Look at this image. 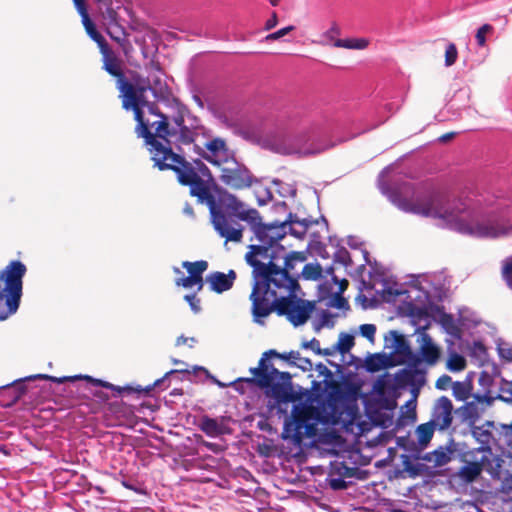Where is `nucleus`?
<instances>
[{"mask_svg": "<svg viewBox=\"0 0 512 512\" xmlns=\"http://www.w3.org/2000/svg\"><path fill=\"white\" fill-rule=\"evenodd\" d=\"M221 202L225 209L223 214L226 218L228 234H219V236L226 242L239 243L242 241L245 228L240 221H243L250 226L259 241V244L250 245L249 251H252V247L269 248L267 254H276L279 252V248H284L278 242L286 235V223H262L259 211L255 208H248L232 193H225Z\"/></svg>", "mask_w": 512, "mask_h": 512, "instance_id": "20e7f679", "label": "nucleus"}, {"mask_svg": "<svg viewBox=\"0 0 512 512\" xmlns=\"http://www.w3.org/2000/svg\"><path fill=\"white\" fill-rule=\"evenodd\" d=\"M503 434L507 438L506 443L512 446V423L509 425H503Z\"/></svg>", "mask_w": 512, "mask_h": 512, "instance_id": "bf43d9fd", "label": "nucleus"}, {"mask_svg": "<svg viewBox=\"0 0 512 512\" xmlns=\"http://www.w3.org/2000/svg\"><path fill=\"white\" fill-rule=\"evenodd\" d=\"M344 477L339 476H330L327 475L326 481L329 487L333 490H343L347 488V483L344 480Z\"/></svg>", "mask_w": 512, "mask_h": 512, "instance_id": "79ce46f5", "label": "nucleus"}, {"mask_svg": "<svg viewBox=\"0 0 512 512\" xmlns=\"http://www.w3.org/2000/svg\"><path fill=\"white\" fill-rule=\"evenodd\" d=\"M360 334L371 343L375 340L376 326L374 324H362L359 327Z\"/></svg>", "mask_w": 512, "mask_h": 512, "instance_id": "49530a36", "label": "nucleus"}, {"mask_svg": "<svg viewBox=\"0 0 512 512\" xmlns=\"http://www.w3.org/2000/svg\"><path fill=\"white\" fill-rule=\"evenodd\" d=\"M276 359L295 364V361L299 359V352L290 351L281 354L274 349L265 351L262 353L257 367L250 368L252 377L237 378L229 384H241L243 382L246 384H292V375L275 367L274 361Z\"/></svg>", "mask_w": 512, "mask_h": 512, "instance_id": "1a4fd4ad", "label": "nucleus"}, {"mask_svg": "<svg viewBox=\"0 0 512 512\" xmlns=\"http://www.w3.org/2000/svg\"><path fill=\"white\" fill-rule=\"evenodd\" d=\"M358 468L349 467L342 461H333L330 463L328 474L330 476H339L344 478H351L356 475Z\"/></svg>", "mask_w": 512, "mask_h": 512, "instance_id": "c756f323", "label": "nucleus"}, {"mask_svg": "<svg viewBox=\"0 0 512 512\" xmlns=\"http://www.w3.org/2000/svg\"><path fill=\"white\" fill-rule=\"evenodd\" d=\"M367 38H346L335 41L334 47L344 49L363 50L369 46Z\"/></svg>", "mask_w": 512, "mask_h": 512, "instance_id": "473e14b6", "label": "nucleus"}, {"mask_svg": "<svg viewBox=\"0 0 512 512\" xmlns=\"http://www.w3.org/2000/svg\"><path fill=\"white\" fill-rule=\"evenodd\" d=\"M423 459L432 463L433 467H441L450 461V456L443 450H435L427 453Z\"/></svg>", "mask_w": 512, "mask_h": 512, "instance_id": "c9c22d12", "label": "nucleus"}, {"mask_svg": "<svg viewBox=\"0 0 512 512\" xmlns=\"http://www.w3.org/2000/svg\"><path fill=\"white\" fill-rule=\"evenodd\" d=\"M502 277L510 289H512V258L504 261L502 268Z\"/></svg>", "mask_w": 512, "mask_h": 512, "instance_id": "a18cd8bd", "label": "nucleus"}, {"mask_svg": "<svg viewBox=\"0 0 512 512\" xmlns=\"http://www.w3.org/2000/svg\"><path fill=\"white\" fill-rule=\"evenodd\" d=\"M453 405L449 398L440 397L433 408L431 422L439 429H447L453 420L452 416Z\"/></svg>", "mask_w": 512, "mask_h": 512, "instance_id": "aec40b11", "label": "nucleus"}, {"mask_svg": "<svg viewBox=\"0 0 512 512\" xmlns=\"http://www.w3.org/2000/svg\"><path fill=\"white\" fill-rule=\"evenodd\" d=\"M453 395L457 400L466 401V409L470 416L478 415V405L485 406L491 404L493 398L488 395L475 394L472 392L474 386H451Z\"/></svg>", "mask_w": 512, "mask_h": 512, "instance_id": "dca6fc26", "label": "nucleus"}, {"mask_svg": "<svg viewBox=\"0 0 512 512\" xmlns=\"http://www.w3.org/2000/svg\"><path fill=\"white\" fill-rule=\"evenodd\" d=\"M195 343H197V340L194 337L189 338V337H185V336L181 335L176 339L177 346L188 345L189 347H193V345Z\"/></svg>", "mask_w": 512, "mask_h": 512, "instance_id": "864d4df0", "label": "nucleus"}, {"mask_svg": "<svg viewBox=\"0 0 512 512\" xmlns=\"http://www.w3.org/2000/svg\"><path fill=\"white\" fill-rule=\"evenodd\" d=\"M476 454L475 451H470L463 455L462 461L464 465L458 470L457 477L465 484L475 482L484 471L485 458L481 456L477 459L475 457Z\"/></svg>", "mask_w": 512, "mask_h": 512, "instance_id": "f3484780", "label": "nucleus"}, {"mask_svg": "<svg viewBox=\"0 0 512 512\" xmlns=\"http://www.w3.org/2000/svg\"><path fill=\"white\" fill-rule=\"evenodd\" d=\"M295 29L294 26L290 25V26H287V27H284V28H281L273 33H270L268 34L264 40L266 42H270V41H276L282 37H284L285 35L289 34L290 32H292L293 30Z\"/></svg>", "mask_w": 512, "mask_h": 512, "instance_id": "de8ad7c7", "label": "nucleus"}, {"mask_svg": "<svg viewBox=\"0 0 512 512\" xmlns=\"http://www.w3.org/2000/svg\"><path fill=\"white\" fill-rule=\"evenodd\" d=\"M219 170L220 181L231 190L249 189L258 182L247 166L238 162L235 157L228 160Z\"/></svg>", "mask_w": 512, "mask_h": 512, "instance_id": "ddd939ff", "label": "nucleus"}, {"mask_svg": "<svg viewBox=\"0 0 512 512\" xmlns=\"http://www.w3.org/2000/svg\"><path fill=\"white\" fill-rule=\"evenodd\" d=\"M200 429L210 437H216L222 434V425L213 418L203 416L199 425Z\"/></svg>", "mask_w": 512, "mask_h": 512, "instance_id": "2f4dec72", "label": "nucleus"}, {"mask_svg": "<svg viewBox=\"0 0 512 512\" xmlns=\"http://www.w3.org/2000/svg\"><path fill=\"white\" fill-rule=\"evenodd\" d=\"M474 351L484 354V353H486V348H485L484 344H482L481 342H475L474 343Z\"/></svg>", "mask_w": 512, "mask_h": 512, "instance_id": "774afa93", "label": "nucleus"}, {"mask_svg": "<svg viewBox=\"0 0 512 512\" xmlns=\"http://www.w3.org/2000/svg\"><path fill=\"white\" fill-rule=\"evenodd\" d=\"M85 31L89 35V37L97 43L99 49L108 46L107 41L105 40L103 35L97 30L95 24L87 28Z\"/></svg>", "mask_w": 512, "mask_h": 512, "instance_id": "58836bf2", "label": "nucleus"}, {"mask_svg": "<svg viewBox=\"0 0 512 512\" xmlns=\"http://www.w3.org/2000/svg\"><path fill=\"white\" fill-rule=\"evenodd\" d=\"M182 267L188 272V276L176 279L175 284L184 288L197 286V290L201 291L204 286L203 273L208 268V262L199 260L195 262L184 261Z\"/></svg>", "mask_w": 512, "mask_h": 512, "instance_id": "a211bd4d", "label": "nucleus"}, {"mask_svg": "<svg viewBox=\"0 0 512 512\" xmlns=\"http://www.w3.org/2000/svg\"><path fill=\"white\" fill-rule=\"evenodd\" d=\"M353 346L354 337L352 335L343 333L339 336L336 348L341 354L349 352Z\"/></svg>", "mask_w": 512, "mask_h": 512, "instance_id": "4c0bfd02", "label": "nucleus"}, {"mask_svg": "<svg viewBox=\"0 0 512 512\" xmlns=\"http://www.w3.org/2000/svg\"><path fill=\"white\" fill-rule=\"evenodd\" d=\"M80 16L85 30L94 24L89 17L88 11H85L84 14H80Z\"/></svg>", "mask_w": 512, "mask_h": 512, "instance_id": "e2e57ef3", "label": "nucleus"}, {"mask_svg": "<svg viewBox=\"0 0 512 512\" xmlns=\"http://www.w3.org/2000/svg\"><path fill=\"white\" fill-rule=\"evenodd\" d=\"M73 3L79 14H84L87 11L85 0H73Z\"/></svg>", "mask_w": 512, "mask_h": 512, "instance_id": "052dcab7", "label": "nucleus"}, {"mask_svg": "<svg viewBox=\"0 0 512 512\" xmlns=\"http://www.w3.org/2000/svg\"><path fill=\"white\" fill-rule=\"evenodd\" d=\"M493 31V26L490 24L482 25L476 32L475 38L477 44L480 47H483L486 43V34L491 33Z\"/></svg>", "mask_w": 512, "mask_h": 512, "instance_id": "37998d69", "label": "nucleus"}, {"mask_svg": "<svg viewBox=\"0 0 512 512\" xmlns=\"http://www.w3.org/2000/svg\"><path fill=\"white\" fill-rule=\"evenodd\" d=\"M184 300L189 304L190 308L198 313L201 310L200 299L196 296V294H187L184 296Z\"/></svg>", "mask_w": 512, "mask_h": 512, "instance_id": "8fccbe9b", "label": "nucleus"}, {"mask_svg": "<svg viewBox=\"0 0 512 512\" xmlns=\"http://www.w3.org/2000/svg\"><path fill=\"white\" fill-rule=\"evenodd\" d=\"M27 386H0V402L4 407L14 405L25 393Z\"/></svg>", "mask_w": 512, "mask_h": 512, "instance_id": "bb28decb", "label": "nucleus"}, {"mask_svg": "<svg viewBox=\"0 0 512 512\" xmlns=\"http://www.w3.org/2000/svg\"><path fill=\"white\" fill-rule=\"evenodd\" d=\"M305 347H310L313 351H315L316 353L318 354H321V349H320V343L317 339H312L309 343H306L304 345Z\"/></svg>", "mask_w": 512, "mask_h": 512, "instance_id": "680f3d73", "label": "nucleus"}, {"mask_svg": "<svg viewBox=\"0 0 512 512\" xmlns=\"http://www.w3.org/2000/svg\"><path fill=\"white\" fill-rule=\"evenodd\" d=\"M198 372L204 374L205 379L211 380V382L213 384H224L223 382H221V381L217 380L215 377H213L209 373V371L204 367H194L193 374H196ZM168 377H172L174 380L182 381V382L183 381H188V382L193 381V379L191 378L192 372H190L189 370H172L170 372H167L163 378L154 380L153 384H155V385L162 384L164 379L168 378Z\"/></svg>", "mask_w": 512, "mask_h": 512, "instance_id": "393cba45", "label": "nucleus"}, {"mask_svg": "<svg viewBox=\"0 0 512 512\" xmlns=\"http://www.w3.org/2000/svg\"><path fill=\"white\" fill-rule=\"evenodd\" d=\"M482 457L485 458V468L484 470L491 476L492 479L497 480L503 477L508 470L504 469L505 460L499 456L491 454H482Z\"/></svg>", "mask_w": 512, "mask_h": 512, "instance_id": "a878e982", "label": "nucleus"}, {"mask_svg": "<svg viewBox=\"0 0 512 512\" xmlns=\"http://www.w3.org/2000/svg\"><path fill=\"white\" fill-rule=\"evenodd\" d=\"M386 347L392 351L388 355L394 357V361H401V365L408 364L412 358V349L406 337L396 330H391L385 337Z\"/></svg>", "mask_w": 512, "mask_h": 512, "instance_id": "2eb2a0df", "label": "nucleus"}, {"mask_svg": "<svg viewBox=\"0 0 512 512\" xmlns=\"http://www.w3.org/2000/svg\"><path fill=\"white\" fill-rule=\"evenodd\" d=\"M103 56V68L111 76L117 79L116 86L120 92L119 97L122 100V107L126 111L132 110L136 126H141L147 120L144 118V108L155 109L156 104L147 100L145 93L148 84H140L138 81L132 83L127 80L121 68L120 60L117 58L112 49L108 46L100 49Z\"/></svg>", "mask_w": 512, "mask_h": 512, "instance_id": "6e6552de", "label": "nucleus"}, {"mask_svg": "<svg viewBox=\"0 0 512 512\" xmlns=\"http://www.w3.org/2000/svg\"><path fill=\"white\" fill-rule=\"evenodd\" d=\"M401 365V361H394V357L386 353L369 354L364 361L363 367L367 372L376 373Z\"/></svg>", "mask_w": 512, "mask_h": 512, "instance_id": "5701e85b", "label": "nucleus"}, {"mask_svg": "<svg viewBox=\"0 0 512 512\" xmlns=\"http://www.w3.org/2000/svg\"><path fill=\"white\" fill-rule=\"evenodd\" d=\"M311 384H331V385H334V384H353V383L350 382V381L339 382V381H335V380H330V381L323 380V381L319 382V381H316V380H312Z\"/></svg>", "mask_w": 512, "mask_h": 512, "instance_id": "0e129e2a", "label": "nucleus"}, {"mask_svg": "<svg viewBox=\"0 0 512 512\" xmlns=\"http://www.w3.org/2000/svg\"><path fill=\"white\" fill-rule=\"evenodd\" d=\"M236 278L237 274L233 269H230L228 273L214 271L207 275L206 282L211 291L221 294L233 287Z\"/></svg>", "mask_w": 512, "mask_h": 512, "instance_id": "412c9836", "label": "nucleus"}, {"mask_svg": "<svg viewBox=\"0 0 512 512\" xmlns=\"http://www.w3.org/2000/svg\"><path fill=\"white\" fill-rule=\"evenodd\" d=\"M283 223H286V228H289L290 233L299 239H302L305 236L308 227L311 224L307 219L299 220L297 216L292 213L288 215L287 219L283 221Z\"/></svg>", "mask_w": 512, "mask_h": 512, "instance_id": "cd10ccee", "label": "nucleus"}, {"mask_svg": "<svg viewBox=\"0 0 512 512\" xmlns=\"http://www.w3.org/2000/svg\"><path fill=\"white\" fill-rule=\"evenodd\" d=\"M138 137L144 138L149 145L151 159L159 170H171L175 173L177 181L182 186L189 187V193L200 204H205L210 213L213 228L218 234L226 235V218L223 211L222 196L229 193L225 189H219L217 197L211 189L212 174L210 169L200 159L188 161L183 155L175 153L172 147L164 146L149 130V120L141 126L135 127Z\"/></svg>", "mask_w": 512, "mask_h": 512, "instance_id": "f03ea898", "label": "nucleus"}, {"mask_svg": "<svg viewBox=\"0 0 512 512\" xmlns=\"http://www.w3.org/2000/svg\"><path fill=\"white\" fill-rule=\"evenodd\" d=\"M148 111L149 113L159 117L158 120L153 122L149 121V128H154L155 132H152V135L157 140L162 139L165 142H162L164 146L172 147V144L177 146L189 145L195 141L197 133L194 129H191L186 125L182 126L178 130L171 127L168 116L163 114L158 109L157 105L155 109H148ZM149 130L151 131V129Z\"/></svg>", "mask_w": 512, "mask_h": 512, "instance_id": "f8f14e48", "label": "nucleus"}, {"mask_svg": "<svg viewBox=\"0 0 512 512\" xmlns=\"http://www.w3.org/2000/svg\"><path fill=\"white\" fill-rule=\"evenodd\" d=\"M418 353H412L411 361L393 375L385 372L373 384H426L428 369L441 358V348L426 332L417 336Z\"/></svg>", "mask_w": 512, "mask_h": 512, "instance_id": "0eeeda50", "label": "nucleus"}, {"mask_svg": "<svg viewBox=\"0 0 512 512\" xmlns=\"http://www.w3.org/2000/svg\"><path fill=\"white\" fill-rule=\"evenodd\" d=\"M494 428V423L491 421H486L482 425L471 427V434L475 438L477 442L481 444L480 447L474 449L476 453L482 454H491L490 444L493 440L492 430Z\"/></svg>", "mask_w": 512, "mask_h": 512, "instance_id": "4be33fe9", "label": "nucleus"}, {"mask_svg": "<svg viewBox=\"0 0 512 512\" xmlns=\"http://www.w3.org/2000/svg\"><path fill=\"white\" fill-rule=\"evenodd\" d=\"M97 4H99L101 7L105 8L108 18L111 21H115L117 18V13L113 9V0H95Z\"/></svg>", "mask_w": 512, "mask_h": 512, "instance_id": "09e8293b", "label": "nucleus"}, {"mask_svg": "<svg viewBox=\"0 0 512 512\" xmlns=\"http://www.w3.org/2000/svg\"><path fill=\"white\" fill-rule=\"evenodd\" d=\"M498 352L502 359L512 362V346H509L508 344L499 345Z\"/></svg>", "mask_w": 512, "mask_h": 512, "instance_id": "3c124183", "label": "nucleus"}, {"mask_svg": "<svg viewBox=\"0 0 512 512\" xmlns=\"http://www.w3.org/2000/svg\"><path fill=\"white\" fill-rule=\"evenodd\" d=\"M136 81H138L140 84H148L149 86L147 88V91L151 90L155 95L158 93L163 94L164 90L166 89V84L162 81V79L159 76L153 77L152 80H150L149 77L147 79H144L138 76L134 78L133 83H136Z\"/></svg>", "mask_w": 512, "mask_h": 512, "instance_id": "f704fd0d", "label": "nucleus"}, {"mask_svg": "<svg viewBox=\"0 0 512 512\" xmlns=\"http://www.w3.org/2000/svg\"><path fill=\"white\" fill-rule=\"evenodd\" d=\"M455 135H456L455 132L445 133L439 137V141L442 143H446V142L452 140L455 137Z\"/></svg>", "mask_w": 512, "mask_h": 512, "instance_id": "69168bd1", "label": "nucleus"}, {"mask_svg": "<svg viewBox=\"0 0 512 512\" xmlns=\"http://www.w3.org/2000/svg\"><path fill=\"white\" fill-rule=\"evenodd\" d=\"M26 272L25 264L19 260L9 262L0 270V321L8 319L18 310Z\"/></svg>", "mask_w": 512, "mask_h": 512, "instance_id": "9d476101", "label": "nucleus"}, {"mask_svg": "<svg viewBox=\"0 0 512 512\" xmlns=\"http://www.w3.org/2000/svg\"><path fill=\"white\" fill-rule=\"evenodd\" d=\"M397 205L404 212L440 219L449 228L473 237L498 238L512 233V224L504 216L489 213L479 218L463 200L441 193L416 202L400 199Z\"/></svg>", "mask_w": 512, "mask_h": 512, "instance_id": "7ed1b4c3", "label": "nucleus"}, {"mask_svg": "<svg viewBox=\"0 0 512 512\" xmlns=\"http://www.w3.org/2000/svg\"><path fill=\"white\" fill-rule=\"evenodd\" d=\"M300 288H291L287 292L280 289H251L249 300L251 314L256 323L263 324L272 313L285 317L294 327L302 326L310 319L316 309V301L298 296Z\"/></svg>", "mask_w": 512, "mask_h": 512, "instance_id": "423d86ee", "label": "nucleus"}, {"mask_svg": "<svg viewBox=\"0 0 512 512\" xmlns=\"http://www.w3.org/2000/svg\"><path fill=\"white\" fill-rule=\"evenodd\" d=\"M323 269L319 263H307L302 269V277L306 280H318L322 277Z\"/></svg>", "mask_w": 512, "mask_h": 512, "instance_id": "e433bc0d", "label": "nucleus"}, {"mask_svg": "<svg viewBox=\"0 0 512 512\" xmlns=\"http://www.w3.org/2000/svg\"><path fill=\"white\" fill-rule=\"evenodd\" d=\"M195 147L199 156L218 168L234 157V153L228 148L226 141L220 137L206 142L204 148Z\"/></svg>", "mask_w": 512, "mask_h": 512, "instance_id": "4468645a", "label": "nucleus"}, {"mask_svg": "<svg viewBox=\"0 0 512 512\" xmlns=\"http://www.w3.org/2000/svg\"><path fill=\"white\" fill-rule=\"evenodd\" d=\"M110 389L112 396L127 398L129 400H139L141 397L148 396L156 386H101Z\"/></svg>", "mask_w": 512, "mask_h": 512, "instance_id": "b1692460", "label": "nucleus"}, {"mask_svg": "<svg viewBox=\"0 0 512 512\" xmlns=\"http://www.w3.org/2000/svg\"><path fill=\"white\" fill-rule=\"evenodd\" d=\"M183 212H184V214H186L189 217L193 218L195 216L193 207L188 203L185 205Z\"/></svg>", "mask_w": 512, "mask_h": 512, "instance_id": "338daca9", "label": "nucleus"}, {"mask_svg": "<svg viewBox=\"0 0 512 512\" xmlns=\"http://www.w3.org/2000/svg\"><path fill=\"white\" fill-rule=\"evenodd\" d=\"M373 390L364 396L365 414L371 423L382 428L393 425L397 408L395 390L407 386H372Z\"/></svg>", "mask_w": 512, "mask_h": 512, "instance_id": "9b49d317", "label": "nucleus"}, {"mask_svg": "<svg viewBox=\"0 0 512 512\" xmlns=\"http://www.w3.org/2000/svg\"><path fill=\"white\" fill-rule=\"evenodd\" d=\"M269 248L252 247L245 254V260L252 267V289H280L287 292L291 288H300L298 278L294 277L295 265L306 260L303 252L287 253L279 248L276 254H267Z\"/></svg>", "mask_w": 512, "mask_h": 512, "instance_id": "39448f33", "label": "nucleus"}, {"mask_svg": "<svg viewBox=\"0 0 512 512\" xmlns=\"http://www.w3.org/2000/svg\"><path fill=\"white\" fill-rule=\"evenodd\" d=\"M114 22H116V20ZM107 33L112 40L117 42L122 47L125 53L131 49V43L127 39V35L123 27L115 23L114 27L108 29Z\"/></svg>", "mask_w": 512, "mask_h": 512, "instance_id": "7c9ffc66", "label": "nucleus"}, {"mask_svg": "<svg viewBox=\"0 0 512 512\" xmlns=\"http://www.w3.org/2000/svg\"><path fill=\"white\" fill-rule=\"evenodd\" d=\"M436 428L437 427L431 421L420 424L415 431L418 444L422 447L427 446Z\"/></svg>", "mask_w": 512, "mask_h": 512, "instance_id": "c85d7f7f", "label": "nucleus"}, {"mask_svg": "<svg viewBox=\"0 0 512 512\" xmlns=\"http://www.w3.org/2000/svg\"><path fill=\"white\" fill-rule=\"evenodd\" d=\"M36 380H44V381H50L56 384H62L64 382H75V381H86L89 384H110L107 381H103L101 379L93 378L89 375H82V374H76V375H70V376H61V377H54L47 374H33L29 376H25L23 378L14 379L9 384H24L27 381H36Z\"/></svg>", "mask_w": 512, "mask_h": 512, "instance_id": "6ab92c4d", "label": "nucleus"}, {"mask_svg": "<svg viewBox=\"0 0 512 512\" xmlns=\"http://www.w3.org/2000/svg\"><path fill=\"white\" fill-rule=\"evenodd\" d=\"M334 306L339 309H344L348 307V301L341 295V293H338L334 297Z\"/></svg>", "mask_w": 512, "mask_h": 512, "instance_id": "6e6d98bb", "label": "nucleus"}, {"mask_svg": "<svg viewBox=\"0 0 512 512\" xmlns=\"http://www.w3.org/2000/svg\"><path fill=\"white\" fill-rule=\"evenodd\" d=\"M271 397L270 406L286 414L288 405L293 404L291 416L285 420L281 437L296 448L304 440L317 435L318 424L340 425L349 429L359 418L355 399L347 396L341 388L357 393L363 386H310V391L301 401L302 392L294 386H259Z\"/></svg>", "mask_w": 512, "mask_h": 512, "instance_id": "f257e3e1", "label": "nucleus"}, {"mask_svg": "<svg viewBox=\"0 0 512 512\" xmlns=\"http://www.w3.org/2000/svg\"><path fill=\"white\" fill-rule=\"evenodd\" d=\"M278 24V16L275 11L272 12L270 18L265 22L264 30L269 31L275 28Z\"/></svg>", "mask_w": 512, "mask_h": 512, "instance_id": "603ef678", "label": "nucleus"}, {"mask_svg": "<svg viewBox=\"0 0 512 512\" xmlns=\"http://www.w3.org/2000/svg\"><path fill=\"white\" fill-rule=\"evenodd\" d=\"M170 124H171V127H174L176 130H178L182 126H185L183 115L178 114L177 116H174L172 118V123L170 122Z\"/></svg>", "mask_w": 512, "mask_h": 512, "instance_id": "13d9d810", "label": "nucleus"}, {"mask_svg": "<svg viewBox=\"0 0 512 512\" xmlns=\"http://www.w3.org/2000/svg\"><path fill=\"white\" fill-rule=\"evenodd\" d=\"M458 58V50L454 43H449L445 50V65L450 67L454 65Z\"/></svg>", "mask_w": 512, "mask_h": 512, "instance_id": "ea45409f", "label": "nucleus"}, {"mask_svg": "<svg viewBox=\"0 0 512 512\" xmlns=\"http://www.w3.org/2000/svg\"><path fill=\"white\" fill-rule=\"evenodd\" d=\"M501 482L500 492L510 495L512 493V473L507 471L503 477L498 479Z\"/></svg>", "mask_w": 512, "mask_h": 512, "instance_id": "c03bdc74", "label": "nucleus"}, {"mask_svg": "<svg viewBox=\"0 0 512 512\" xmlns=\"http://www.w3.org/2000/svg\"><path fill=\"white\" fill-rule=\"evenodd\" d=\"M467 366V361L464 356L457 352H452L449 354V357L446 362V368L450 372H460L463 371Z\"/></svg>", "mask_w": 512, "mask_h": 512, "instance_id": "72a5a7b5", "label": "nucleus"}, {"mask_svg": "<svg viewBox=\"0 0 512 512\" xmlns=\"http://www.w3.org/2000/svg\"><path fill=\"white\" fill-rule=\"evenodd\" d=\"M435 384H466V383L461 382V381H452V378L449 375L444 374L436 380Z\"/></svg>", "mask_w": 512, "mask_h": 512, "instance_id": "4d7b16f0", "label": "nucleus"}, {"mask_svg": "<svg viewBox=\"0 0 512 512\" xmlns=\"http://www.w3.org/2000/svg\"><path fill=\"white\" fill-rule=\"evenodd\" d=\"M341 34V29L336 22H333L331 27L324 32L323 37L334 46L335 41L340 40L338 36Z\"/></svg>", "mask_w": 512, "mask_h": 512, "instance_id": "a19ab883", "label": "nucleus"}, {"mask_svg": "<svg viewBox=\"0 0 512 512\" xmlns=\"http://www.w3.org/2000/svg\"><path fill=\"white\" fill-rule=\"evenodd\" d=\"M410 387H411V390H410V391H411V393L413 394L414 399L409 400V401L407 402L406 406H407L409 409L411 408L412 410H415V407H416V397L418 396V393H419L420 388H421L422 386H410Z\"/></svg>", "mask_w": 512, "mask_h": 512, "instance_id": "5fc2aeb1", "label": "nucleus"}]
</instances>
